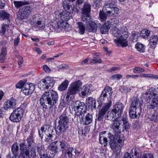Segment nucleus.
I'll use <instances>...</instances> for the list:
<instances>
[{
    "label": "nucleus",
    "mask_w": 158,
    "mask_h": 158,
    "mask_svg": "<svg viewBox=\"0 0 158 158\" xmlns=\"http://www.w3.org/2000/svg\"><path fill=\"white\" fill-rule=\"evenodd\" d=\"M54 18L50 22L48 26L51 31H54L59 29H67L69 25L64 21H67L72 18L71 14L67 11H62L60 9H58L54 13Z\"/></svg>",
    "instance_id": "f257e3e1"
},
{
    "label": "nucleus",
    "mask_w": 158,
    "mask_h": 158,
    "mask_svg": "<svg viewBox=\"0 0 158 158\" xmlns=\"http://www.w3.org/2000/svg\"><path fill=\"white\" fill-rule=\"evenodd\" d=\"M111 31L114 36L117 38L114 40V43L117 46L123 47L128 46L127 38L129 33L126 27L123 26L119 28L115 27L113 28Z\"/></svg>",
    "instance_id": "f03ea898"
},
{
    "label": "nucleus",
    "mask_w": 158,
    "mask_h": 158,
    "mask_svg": "<svg viewBox=\"0 0 158 158\" xmlns=\"http://www.w3.org/2000/svg\"><path fill=\"white\" fill-rule=\"evenodd\" d=\"M33 141L31 137L28 138L24 142L19 144L21 156L23 158H35L36 153L34 149L30 150Z\"/></svg>",
    "instance_id": "7ed1b4c3"
},
{
    "label": "nucleus",
    "mask_w": 158,
    "mask_h": 158,
    "mask_svg": "<svg viewBox=\"0 0 158 158\" xmlns=\"http://www.w3.org/2000/svg\"><path fill=\"white\" fill-rule=\"evenodd\" d=\"M67 112L64 111L59 117L58 125L56 128L54 129L56 134L66 132L68 130L69 126V118L67 114Z\"/></svg>",
    "instance_id": "20e7f679"
},
{
    "label": "nucleus",
    "mask_w": 158,
    "mask_h": 158,
    "mask_svg": "<svg viewBox=\"0 0 158 158\" xmlns=\"http://www.w3.org/2000/svg\"><path fill=\"white\" fill-rule=\"evenodd\" d=\"M123 107L124 106L122 103H117L113 110L108 111L107 115L105 116V118L113 121L117 120L121 116Z\"/></svg>",
    "instance_id": "39448f33"
},
{
    "label": "nucleus",
    "mask_w": 158,
    "mask_h": 158,
    "mask_svg": "<svg viewBox=\"0 0 158 158\" xmlns=\"http://www.w3.org/2000/svg\"><path fill=\"white\" fill-rule=\"evenodd\" d=\"M10 15L4 10L0 12V19L3 20H6V22L3 23L1 25V29L0 31V34L2 35H4L6 31H8L12 27H14V26L10 23L9 19Z\"/></svg>",
    "instance_id": "423d86ee"
},
{
    "label": "nucleus",
    "mask_w": 158,
    "mask_h": 158,
    "mask_svg": "<svg viewBox=\"0 0 158 158\" xmlns=\"http://www.w3.org/2000/svg\"><path fill=\"white\" fill-rule=\"evenodd\" d=\"M115 0H111L103 6L102 10L108 15L115 16L119 11V9L116 7L114 4Z\"/></svg>",
    "instance_id": "0eeeda50"
},
{
    "label": "nucleus",
    "mask_w": 158,
    "mask_h": 158,
    "mask_svg": "<svg viewBox=\"0 0 158 158\" xmlns=\"http://www.w3.org/2000/svg\"><path fill=\"white\" fill-rule=\"evenodd\" d=\"M82 85V83L80 80L77 81L72 83L68 88L66 99H73L74 98L75 94Z\"/></svg>",
    "instance_id": "6e6552de"
},
{
    "label": "nucleus",
    "mask_w": 158,
    "mask_h": 158,
    "mask_svg": "<svg viewBox=\"0 0 158 158\" xmlns=\"http://www.w3.org/2000/svg\"><path fill=\"white\" fill-rule=\"evenodd\" d=\"M44 18L40 15L36 14L31 19V24L35 28L44 27L45 22Z\"/></svg>",
    "instance_id": "1a4fd4ad"
},
{
    "label": "nucleus",
    "mask_w": 158,
    "mask_h": 158,
    "mask_svg": "<svg viewBox=\"0 0 158 158\" xmlns=\"http://www.w3.org/2000/svg\"><path fill=\"white\" fill-rule=\"evenodd\" d=\"M54 84V80L51 77H48L41 80L38 87L40 89L46 90L52 87Z\"/></svg>",
    "instance_id": "9d476101"
},
{
    "label": "nucleus",
    "mask_w": 158,
    "mask_h": 158,
    "mask_svg": "<svg viewBox=\"0 0 158 158\" xmlns=\"http://www.w3.org/2000/svg\"><path fill=\"white\" fill-rule=\"evenodd\" d=\"M84 22H85L87 24L86 26V30L89 32H95L97 31V28L101 25V24L98 21H92L91 18L88 19H87Z\"/></svg>",
    "instance_id": "9b49d317"
},
{
    "label": "nucleus",
    "mask_w": 158,
    "mask_h": 158,
    "mask_svg": "<svg viewBox=\"0 0 158 158\" xmlns=\"http://www.w3.org/2000/svg\"><path fill=\"white\" fill-rule=\"evenodd\" d=\"M23 111L21 108L15 109L9 117L10 119L15 122H18L21 120L23 116Z\"/></svg>",
    "instance_id": "f8f14e48"
},
{
    "label": "nucleus",
    "mask_w": 158,
    "mask_h": 158,
    "mask_svg": "<svg viewBox=\"0 0 158 158\" xmlns=\"http://www.w3.org/2000/svg\"><path fill=\"white\" fill-rule=\"evenodd\" d=\"M91 5L88 2L84 3L83 7L81 9L82 18L83 21H85L87 19H89L90 17L89 14L90 12Z\"/></svg>",
    "instance_id": "ddd939ff"
},
{
    "label": "nucleus",
    "mask_w": 158,
    "mask_h": 158,
    "mask_svg": "<svg viewBox=\"0 0 158 158\" xmlns=\"http://www.w3.org/2000/svg\"><path fill=\"white\" fill-rule=\"evenodd\" d=\"M94 90L93 86L91 85H84L81 89V92L79 93L78 95L80 98H85L87 95L90 94Z\"/></svg>",
    "instance_id": "4468645a"
},
{
    "label": "nucleus",
    "mask_w": 158,
    "mask_h": 158,
    "mask_svg": "<svg viewBox=\"0 0 158 158\" xmlns=\"http://www.w3.org/2000/svg\"><path fill=\"white\" fill-rule=\"evenodd\" d=\"M144 95L145 99H158V89L151 88L147 90Z\"/></svg>",
    "instance_id": "2eb2a0df"
},
{
    "label": "nucleus",
    "mask_w": 158,
    "mask_h": 158,
    "mask_svg": "<svg viewBox=\"0 0 158 158\" xmlns=\"http://www.w3.org/2000/svg\"><path fill=\"white\" fill-rule=\"evenodd\" d=\"M32 11V8L29 6H26L19 10L17 15L18 18L22 20L27 17Z\"/></svg>",
    "instance_id": "dca6fc26"
},
{
    "label": "nucleus",
    "mask_w": 158,
    "mask_h": 158,
    "mask_svg": "<svg viewBox=\"0 0 158 158\" xmlns=\"http://www.w3.org/2000/svg\"><path fill=\"white\" fill-rule=\"evenodd\" d=\"M35 89V86L34 84L31 83H27L26 85L22 89V92L25 95H27L31 94Z\"/></svg>",
    "instance_id": "f3484780"
},
{
    "label": "nucleus",
    "mask_w": 158,
    "mask_h": 158,
    "mask_svg": "<svg viewBox=\"0 0 158 158\" xmlns=\"http://www.w3.org/2000/svg\"><path fill=\"white\" fill-rule=\"evenodd\" d=\"M58 94L55 91L49 90L44 93L40 99H58Z\"/></svg>",
    "instance_id": "a211bd4d"
},
{
    "label": "nucleus",
    "mask_w": 158,
    "mask_h": 158,
    "mask_svg": "<svg viewBox=\"0 0 158 158\" xmlns=\"http://www.w3.org/2000/svg\"><path fill=\"white\" fill-rule=\"evenodd\" d=\"M112 93V89L111 88L107 86L105 87L100 96L101 99L111 98Z\"/></svg>",
    "instance_id": "6ab92c4d"
},
{
    "label": "nucleus",
    "mask_w": 158,
    "mask_h": 158,
    "mask_svg": "<svg viewBox=\"0 0 158 158\" xmlns=\"http://www.w3.org/2000/svg\"><path fill=\"white\" fill-rule=\"evenodd\" d=\"M79 154V152L71 147L68 148L65 151L64 156L66 158H74L76 155L77 156Z\"/></svg>",
    "instance_id": "aec40b11"
},
{
    "label": "nucleus",
    "mask_w": 158,
    "mask_h": 158,
    "mask_svg": "<svg viewBox=\"0 0 158 158\" xmlns=\"http://www.w3.org/2000/svg\"><path fill=\"white\" fill-rule=\"evenodd\" d=\"M109 143L111 149L115 153L118 152L117 155H120L121 148L123 146H120V144H118L116 142H114V140H110Z\"/></svg>",
    "instance_id": "412c9836"
},
{
    "label": "nucleus",
    "mask_w": 158,
    "mask_h": 158,
    "mask_svg": "<svg viewBox=\"0 0 158 158\" xmlns=\"http://www.w3.org/2000/svg\"><path fill=\"white\" fill-rule=\"evenodd\" d=\"M93 120L92 115L89 113L85 114L82 116L80 119V122L81 123L84 125H87L91 123Z\"/></svg>",
    "instance_id": "4be33fe9"
},
{
    "label": "nucleus",
    "mask_w": 158,
    "mask_h": 158,
    "mask_svg": "<svg viewBox=\"0 0 158 158\" xmlns=\"http://www.w3.org/2000/svg\"><path fill=\"white\" fill-rule=\"evenodd\" d=\"M54 129L50 128L48 127V129H46L44 131V133L47 136L45 137V140L46 142H51V139L53 137L55 134V132L54 131Z\"/></svg>",
    "instance_id": "5701e85b"
},
{
    "label": "nucleus",
    "mask_w": 158,
    "mask_h": 158,
    "mask_svg": "<svg viewBox=\"0 0 158 158\" xmlns=\"http://www.w3.org/2000/svg\"><path fill=\"white\" fill-rule=\"evenodd\" d=\"M129 114L131 118H139L142 111L137 110L135 107L130 106L129 109Z\"/></svg>",
    "instance_id": "b1692460"
},
{
    "label": "nucleus",
    "mask_w": 158,
    "mask_h": 158,
    "mask_svg": "<svg viewBox=\"0 0 158 158\" xmlns=\"http://www.w3.org/2000/svg\"><path fill=\"white\" fill-rule=\"evenodd\" d=\"M19 144L15 143L11 146V151L14 155L17 157H19L21 156V151L20 150V147L19 148Z\"/></svg>",
    "instance_id": "393cba45"
},
{
    "label": "nucleus",
    "mask_w": 158,
    "mask_h": 158,
    "mask_svg": "<svg viewBox=\"0 0 158 158\" xmlns=\"http://www.w3.org/2000/svg\"><path fill=\"white\" fill-rule=\"evenodd\" d=\"M71 108H72V112L74 110V112H72V114L76 115L77 116H81V117L84 115L85 114H86V111L85 110H83V108H81V107L78 108L77 107L73 106L71 105Z\"/></svg>",
    "instance_id": "a878e982"
},
{
    "label": "nucleus",
    "mask_w": 158,
    "mask_h": 158,
    "mask_svg": "<svg viewBox=\"0 0 158 158\" xmlns=\"http://www.w3.org/2000/svg\"><path fill=\"white\" fill-rule=\"evenodd\" d=\"M62 6L65 10L67 11L68 12H69L70 14L73 13L74 12L75 10L76 9L74 5H69V3L67 2L66 0H65L63 2Z\"/></svg>",
    "instance_id": "bb28decb"
},
{
    "label": "nucleus",
    "mask_w": 158,
    "mask_h": 158,
    "mask_svg": "<svg viewBox=\"0 0 158 158\" xmlns=\"http://www.w3.org/2000/svg\"><path fill=\"white\" fill-rule=\"evenodd\" d=\"M115 121L112 124V128L115 133L120 134L121 132V130L120 125L121 123L120 121Z\"/></svg>",
    "instance_id": "cd10ccee"
},
{
    "label": "nucleus",
    "mask_w": 158,
    "mask_h": 158,
    "mask_svg": "<svg viewBox=\"0 0 158 158\" xmlns=\"http://www.w3.org/2000/svg\"><path fill=\"white\" fill-rule=\"evenodd\" d=\"M107 111L103 108H102L101 110H99L96 120L100 123L101 122L102 123L103 121L104 117H105V114Z\"/></svg>",
    "instance_id": "c85d7f7f"
},
{
    "label": "nucleus",
    "mask_w": 158,
    "mask_h": 158,
    "mask_svg": "<svg viewBox=\"0 0 158 158\" xmlns=\"http://www.w3.org/2000/svg\"><path fill=\"white\" fill-rule=\"evenodd\" d=\"M120 119H121L120 121H123V131H127L128 130L130 126L129 123L127 121V115L126 114L123 115Z\"/></svg>",
    "instance_id": "c756f323"
},
{
    "label": "nucleus",
    "mask_w": 158,
    "mask_h": 158,
    "mask_svg": "<svg viewBox=\"0 0 158 158\" xmlns=\"http://www.w3.org/2000/svg\"><path fill=\"white\" fill-rule=\"evenodd\" d=\"M139 99H134L132 101L131 106L133 107H135L137 110H139L142 111V109L141 106L143 105V101H139Z\"/></svg>",
    "instance_id": "7c9ffc66"
},
{
    "label": "nucleus",
    "mask_w": 158,
    "mask_h": 158,
    "mask_svg": "<svg viewBox=\"0 0 158 158\" xmlns=\"http://www.w3.org/2000/svg\"><path fill=\"white\" fill-rule=\"evenodd\" d=\"M124 140L123 135L115 133L114 142H116L118 144H120V146H123L124 144Z\"/></svg>",
    "instance_id": "2f4dec72"
},
{
    "label": "nucleus",
    "mask_w": 158,
    "mask_h": 158,
    "mask_svg": "<svg viewBox=\"0 0 158 158\" xmlns=\"http://www.w3.org/2000/svg\"><path fill=\"white\" fill-rule=\"evenodd\" d=\"M16 104L17 101L16 99H9L5 102L4 105L7 108H15Z\"/></svg>",
    "instance_id": "473e14b6"
},
{
    "label": "nucleus",
    "mask_w": 158,
    "mask_h": 158,
    "mask_svg": "<svg viewBox=\"0 0 158 158\" xmlns=\"http://www.w3.org/2000/svg\"><path fill=\"white\" fill-rule=\"evenodd\" d=\"M69 83V81L67 79H65L59 85L58 87V90L61 91L65 90L67 88Z\"/></svg>",
    "instance_id": "72a5a7b5"
},
{
    "label": "nucleus",
    "mask_w": 158,
    "mask_h": 158,
    "mask_svg": "<svg viewBox=\"0 0 158 158\" xmlns=\"http://www.w3.org/2000/svg\"><path fill=\"white\" fill-rule=\"evenodd\" d=\"M158 36L156 35L152 36L149 40V43L151 46L155 47L158 44Z\"/></svg>",
    "instance_id": "f704fd0d"
},
{
    "label": "nucleus",
    "mask_w": 158,
    "mask_h": 158,
    "mask_svg": "<svg viewBox=\"0 0 158 158\" xmlns=\"http://www.w3.org/2000/svg\"><path fill=\"white\" fill-rule=\"evenodd\" d=\"M140 151L138 148H132L130 152L131 156L133 158H138L140 155Z\"/></svg>",
    "instance_id": "c9c22d12"
},
{
    "label": "nucleus",
    "mask_w": 158,
    "mask_h": 158,
    "mask_svg": "<svg viewBox=\"0 0 158 158\" xmlns=\"http://www.w3.org/2000/svg\"><path fill=\"white\" fill-rule=\"evenodd\" d=\"M150 31L147 29H143L140 33V35L142 38L146 39L149 36Z\"/></svg>",
    "instance_id": "e433bc0d"
},
{
    "label": "nucleus",
    "mask_w": 158,
    "mask_h": 158,
    "mask_svg": "<svg viewBox=\"0 0 158 158\" xmlns=\"http://www.w3.org/2000/svg\"><path fill=\"white\" fill-rule=\"evenodd\" d=\"M110 25H106V23L103 24L100 28V32L102 34H106L110 28Z\"/></svg>",
    "instance_id": "4c0bfd02"
},
{
    "label": "nucleus",
    "mask_w": 158,
    "mask_h": 158,
    "mask_svg": "<svg viewBox=\"0 0 158 158\" xmlns=\"http://www.w3.org/2000/svg\"><path fill=\"white\" fill-rule=\"evenodd\" d=\"M107 15L102 10H100L99 13V18L100 21L103 22L105 23L106 20Z\"/></svg>",
    "instance_id": "58836bf2"
},
{
    "label": "nucleus",
    "mask_w": 158,
    "mask_h": 158,
    "mask_svg": "<svg viewBox=\"0 0 158 158\" xmlns=\"http://www.w3.org/2000/svg\"><path fill=\"white\" fill-rule=\"evenodd\" d=\"M135 48L138 51L141 52H144L145 47L143 44L140 43H137L135 45Z\"/></svg>",
    "instance_id": "ea45409f"
},
{
    "label": "nucleus",
    "mask_w": 158,
    "mask_h": 158,
    "mask_svg": "<svg viewBox=\"0 0 158 158\" xmlns=\"http://www.w3.org/2000/svg\"><path fill=\"white\" fill-rule=\"evenodd\" d=\"M77 23L78 25V32L81 35L84 34L85 28L83 24L81 22H78Z\"/></svg>",
    "instance_id": "a19ab883"
},
{
    "label": "nucleus",
    "mask_w": 158,
    "mask_h": 158,
    "mask_svg": "<svg viewBox=\"0 0 158 158\" xmlns=\"http://www.w3.org/2000/svg\"><path fill=\"white\" fill-rule=\"evenodd\" d=\"M148 100H149V101H148V102L149 104H150V106L151 107L150 108H154L157 105H158V99H151H151H147V101H148Z\"/></svg>",
    "instance_id": "79ce46f5"
},
{
    "label": "nucleus",
    "mask_w": 158,
    "mask_h": 158,
    "mask_svg": "<svg viewBox=\"0 0 158 158\" xmlns=\"http://www.w3.org/2000/svg\"><path fill=\"white\" fill-rule=\"evenodd\" d=\"M72 105L73 106L76 107L78 108L81 107V108H83L85 106V103L83 102H81L79 101H77L73 102Z\"/></svg>",
    "instance_id": "37998d69"
},
{
    "label": "nucleus",
    "mask_w": 158,
    "mask_h": 158,
    "mask_svg": "<svg viewBox=\"0 0 158 158\" xmlns=\"http://www.w3.org/2000/svg\"><path fill=\"white\" fill-rule=\"evenodd\" d=\"M139 38V34L138 32H133L132 33V35L131 38L132 41L134 42H136L138 41Z\"/></svg>",
    "instance_id": "c03bdc74"
},
{
    "label": "nucleus",
    "mask_w": 158,
    "mask_h": 158,
    "mask_svg": "<svg viewBox=\"0 0 158 158\" xmlns=\"http://www.w3.org/2000/svg\"><path fill=\"white\" fill-rule=\"evenodd\" d=\"M51 100V99H40V103L41 106L43 108L47 109L48 100Z\"/></svg>",
    "instance_id": "a18cd8bd"
},
{
    "label": "nucleus",
    "mask_w": 158,
    "mask_h": 158,
    "mask_svg": "<svg viewBox=\"0 0 158 158\" xmlns=\"http://www.w3.org/2000/svg\"><path fill=\"white\" fill-rule=\"evenodd\" d=\"M14 2L15 7L17 8L22 6L23 5H27L29 4V2L26 1L23 2L19 1H14Z\"/></svg>",
    "instance_id": "49530a36"
},
{
    "label": "nucleus",
    "mask_w": 158,
    "mask_h": 158,
    "mask_svg": "<svg viewBox=\"0 0 158 158\" xmlns=\"http://www.w3.org/2000/svg\"><path fill=\"white\" fill-rule=\"evenodd\" d=\"M26 81L25 80L20 81L19 82L15 85V87L17 88H22L25 85H26Z\"/></svg>",
    "instance_id": "de8ad7c7"
},
{
    "label": "nucleus",
    "mask_w": 158,
    "mask_h": 158,
    "mask_svg": "<svg viewBox=\"0 0 158 158\" xmlns=\"http://www.w3.org/2000/svg\"><path fill=\"white\" fill-rule=\"evenodd\" d=\"M51 148H50L51 151L52 152V154L54 153V155L57 154L59 152L58 147L57 145H51Z\"/></svg>",
    "instance_id": "09e8293b"
},
{
    "label": "nucleus",
    "mask_w": 158,
    "mask_h": 158,
    "mask_svg": "<svg viewBox=\"0 0 158 158\" xmlns=\"http://www.w3.org/2000/svg\"><path fill=\"white\" fill-rule=\"evenodd\" d=\"M99 141L100 143L102 145H103L105 147L107 145L108 141L106 137H101L99 138Z\"/></svg>",
    "instance_id": "8fccbe9b"
},
{
    "label": "nucleus",
    "mask_w": 158,
    "mask_h": 158,
    "mask_svg": "<svg viewBox=\"0 0 158 158\" xmlns=\"http://www.w3.org/2000/svg\"><path fill=\"white\" fill-rule=\"evenodd\" d=\"M150 119L151 121H154L155 123H158V115L157 114H152Z\"/></svg>",
    "instance_id": "3c124183"
},
{
    "label": "nucleus",
    "mask_w": 158,
    "mask_h": 158,
    "mask_svg": "<svg viewBox=\"0 0 158 158\" xmlns=\"http://www.w3.org/2000/svg\"><path fill=\"white\" fill-rule=\"evenodd\" d=\"M94 6L96 8H98L102 5V0H94Z\"/></svg>",
    "instance_id": "603ef678"
},
{
    "label": "nucleus",
    "mask_w": 158,
    "mask_h": 158,
    "mask_svg": "<svg viewBox=\"0 0 158 158\" xmlns=\"http://www.w3.org/2000/svg\"><path fill=\"white\" fill-rule=\"evenodd\" d=\"M102 62V60L99 57H94L90 63V64H94L96 63H101Z\"/></svg>",
    "instance_id": "864d4df0"
},
{
    "label": "nucleus",
    "mask_w": 158,
    "mask_h": 158,
    "mask_svg": "<svg viewBox=\"0 0 158 158\" xmlns=\"http://www.w3.org/2000/svg\"><path fill=\"white\" fill-rule=\"evenodd\" d=\"M145 71L144 69L139 67H135L133 69V72L136 73L140 72H144Z\"/></svg>",
    "instance_id": "5fc2aeb1"
},
{
    "label": "nucleus",
    "mask_w": 158,
    "mask_h": 158,
    "mask_svg": "<svg viewBox=\"0 0 158 158\" xmlns=\"http://www.w3.org/2000/svg\"><path fill=\"white\" fill-rule=\"evenodd\" d=\"M35 146L36 147V149L37 152H38L39 155H40V154H43L42 152V147L41 143H36Z\"/></svg>",
    "instance_id": "6e6d98bb"
},
{
    "label": "nucleus",
    "mask_w": 158,
    "mask_h": 158,
    "mask_svg": "<svg viewBox=\"0 0 158 158\" xmlns=\"http://www.w3.org/2000/svg\"><path fill=\"white\" fill-rule=\"evenodd\" d=\"M57 99H51L48 100V105H49L50 108H51L54 106L56 103Z\"/></svg>",
    "instance_id": "4d7b16f0"
},
{
    "label": "nucleus",
    "mask_w": 158,
    "mask_h": 158,
    "mask_svg": "<svg viewBox=\"0 0 158 158\" xmlns=\"http://www.w3.org/2000/svg\"><path fill=\"white\" fill-rule=\"evenodd\" d=\"M44 127L43 126H42L41 127L40 130H38L39 135V136L42 139L43 138L44 135Z\"/></svg>",
    "instance_id": "13d9d810"
},
{
    "label": "nucleus",
    "mask_w": 158,
    "mask_h": 158,
    "mask_svg": "<svg viewBox=\"0 0 158 158\" xmlns=\"http://www.w3.org/2000/svg\"><path fill=\"white\" fill-rule=\"evenodd\" d=\"M119 20L117 18H114L111 19V25H113V26L115 27L119 23Z\"/></svg>",
    "instance_id": "bf43d9fd"
},
{
    "label": "nucleus",
    "mask_w": 158,
    "mask_h": 158,
    "mask_svg": "<svg viewBox=\"0 0 158 158\" xmlns=\"http://www.w3.org/2000/svg\"><path fill=\"white\" fill-rule=\"evenodd\" d=\"M70 101V99H61L60 104L64 106L66 105H69Z\"/></svg>",
    "instance_id": "052dcab7"
},
{
    "label": "nucleus",
    "mask_w": 158,
    "mask_h": 158,
    "mask_svg": "<svg viewBox=\"0 0 158 158\" xmlns=\"http://www.w3.org/2000/svg\"><path fill=\"white\" fill-rule=\"evenodd\" d=\"M120 91L123 93H127L131 90V89L127 86H122L120 89Z\"/></svg>",
    "instance_id": "680f3d73"
},
{
    "label": "nucleus",
    "mask_w": 158,
    "mask_h": 158,
    "mask_svg": "<svg viewBox=\"0 0 158 158\" xmlns=\"http://www.w3.org/2000/svg\"><path fill=\"white\" fill-rule=\"evenodd\" d=\"M59 145L61 148L62 151H63L66 148V145L63 141H59Z\"/></svg>",
    "instance_id": "e2e57ef3"
},
{
    "label": "nucleus",
    "mask_w": 158,
    "mask_h": 158,
    "mask_svg": "<svg viewBox=\"0 0 158 158\" xmlns=\"http://www.w3.org/2000/svg\"><path fill=\"white\" fill-rule=\"evenodd\" d=\"M111 101H109L105 105V106L102 108H103L105 109L107 111L111 106Z\"/></svg>",
    "instance_id": "0e129e2a"
},
{
    "label": "nucleus",
    "mask_w": 158,
    "mask_h": 158,
    "mask_svg": "<svg viewBox=\"0 0 158 158\" xmlns=\"http://www.w3.org/2000/svg\"><path fill=\"white\" fill-rule=\"evenodd\" d=\"M141 158H154L153 155L151 153H146Z\"/></svg>",
    "instance_id": "69168bd1"
},
{
    "label": "nucleus",
    "mask_w": 158,
    "mask_h": 158,
    "mask_svg": "<svg viewBox=\"0 0 158 158\" xmlns=\"http://www.w3.org/2000/svg\"><path fill=\"white\" fill-rule=\"evenodd\" d=\"M122 77V76L119 74H115L113 75L111 77V78L113 80L116 79L118 80Z\"/></svg>",
    "instance_id": "338daca9"
},
{
    "label": "nucleus",
    "mask_w": 158,
    "mask_h": 158,
    "mask_svg": "<svg viewBox=\"0 0 158 158\" xmlns=\"http://www.w3.org/2000/svg\"><path fill=\"white\" fill-rule=\"evenodd\" d=\"M43 69L45 72L47 73H49L51 71L50 68L46 65L43 66Z\"/></svg>",
    "instance_id": "774afa93"
}]
</instances>
